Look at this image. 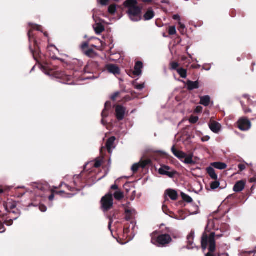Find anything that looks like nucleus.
<instances>
[{"mask_svg":"<svg viewBox=\"0 0 256 256\" xmlns=\"http://www.w3.org/2000/svg\"><path fill=\"white\" fill-rule=\"evenodd\" d=\"M177 72L182 78H186L187 76L186 70L182 68L177 70Z\"/></svg>","mask_w":256,"mask_h":256,"instance_id":"26","label":"nucleus"},{"mask_svg":"<svg viewBox=\"0 0 256 256\" xmlns=\"http://www.w3.org/2000/svg\"><path fill=\"white\" fill-rule=\"evenodd\" d=\"M73 196H74V194H66V196H65V197H66V198H71V197H72Z\"/></svg>","mask_w":256,"mask_h":256,"instance_id":"56","label":"nucleus"},{"mask_svg":"<svg viewBox=\"0 0 256 256\" xmlns=\"http://www.w3.org/2000/svg\"><path fill=\"white\" fill-rule=\"evenodd\" d=\"M182 197L183 200L187 202L190 203L192 202V198L188 195L183 192L182 193Z\"/></svg>","mask_w":256,"mask_h":256,"instance_id":"25","label":"nucleus"},{"mask_svg":"<svg viewBox=\"0 0 256 256\" xmlns=\"http://www.w3.org/2000/svg\"><path fill=\"white\" fill-rule=\"evenodd\" d=\"M31 52L34 58H35V54L32 50H31Z\"/></svg>","mask_w":256,"mask_h":256,"instance_id":"62","label":"nucleus"},{"mask_svg":"<svg viewBox=\"0 0 256 256\" xmlns=\"http://www.w3.org/2000/svg\"><path fill=\"white\" fill-rule=\"evenodd\" d=\"M243 109L244 111V112L246 113L250 112H252L250 108H243Z\"/></svg>","mask_w":256,"mask_h":256,"instance_id":"54","label":"nucleus"},{"mask_svg":"<svg viewBox=\"0 0 256 256\" xmlns=\"http://www.w3.org/2000/svg\"><path fill=\"white\" fill-rule=\"evenodd\" d=\"M172 18L174 20H180V15H178V14H174V15L173 16H172Z\"/></svg>","mask_w":256,"mask_h":256,"instance_id":"45","label":"nucleus"},{"mask_svg":"<svg viewBox=\"0 0 256 256\" xmlns=\"http://www.w3.org/2000/svg\"><path fill=\"white\" fill-rule=\"evenodd\" d=\"M202 108L201 106H197L195 110L196 113H200L202 112Z\"/></svg>","mask_w":256,"mask_h":256,"instance_id":"46","label":"nucleus"},{"mask_svg":"<svg viewBox=\"0 0 256 256\" xmlns=\"http://www.w3.org/2000/svg\"><path fill=\"white\" fill-rule=\"evenodd\" d=\"M130 186L131 184L130 183H126L124 185V187L127 192L130 190Z\"/></svg>","mask_w":256,"mask_h":256,"instance_id":"40","label":"nucleus"},{"mask_svg":"<svg viewBox=\"0 0 256 256\" xmlns=\"http://www.w3.org/2000/svg\"><path fill=\"white\" fill-rule=\"evenodd\" d=\"M39 209L42 212H46L47 210L46 206L44 204H40L39 206Z\"/></svg>","mask_w":256,"mask_h":256,"instance_id":"41","label":"nucleus"},{"mask_svg":"<svg viewBox=\"0 0 256 256\" xmlns=\"http://www.w3.org/2000/svg\"><path fill=\"white\" fill-rule=\"evenodd\" d=\"M111 225H112V222L110 221L108 224V228L110 230Z\"/></svg>","mask_w":256,"mask_h":256,"instance_id":"61","label":"nucleus"},{"mask_svg":"<svg viewBox=\"0 0 256 256\" xmlns=\"http://www.w3.org/2000/svg\"><path fill=\"white\" fill-rule=\"evenodd\" d=\"M253 254H256V252L254 250L249 251V252H244L240 254V256H254V255L252 256Z\"/></svg>","mask_w":256,"mask_h":256,"instance_id":"28","label":"nucleus"},{"mask_svg":"<svg viewBox=\"0 0 256 256\" xmlns=\"http://www.w3.org/2000/svg\"><path fill=\"white\" fill-rule=\"evenodd\" d=\"M126 13L131 20L138 22L142 19V8L138 6L137 0H126L124 3Z\"/></svg>","mask_w":256,"mask_h":256,"instance_id":"1","label":"nucleus"},{"mask_svg":"<svg viewBox=\"0 0 256 256\" xmlns=\"http://www.w3.org/2000/svg\"><path fill=\"white\" fill-rule=\"evenodd\" d=\"M150 161L148 160H146L142 161H140L139 163L140 164V167L142 168H144L146 166H147Z\"/></svg>","mask_w":256,"mask_h":256,"instance_id":"34","label":"nucleus"},{"mask_svg":"<svg viewBox=\"0 0 256 256\" xmlns=\"http://www.w3.org/2000/svg\"><path fill=\"white\" fill-rule=\"evenodd\" d=\"M208 126L210 130L216 134L218 133L222 128L221 124L215 121H211Z\"/></svg>","mask_w":256,"mask_h":256,"instance_id":"9","label":"nucleus"},{"mask_svg":"<svg viewBox=\"0 0 256 256\" xmlns=\"http://www.w3.org/2000/svg\"><path fill=\"white\" fill-rule=\"evenodd\" d=\"M206 172L212 179L217 180L218 176L216 174L215 170L213 168L210 166L207 168Z\"/></svg>","mask_w":256,"mask_h":256,"instance_id":"20","label":"nucleus"},{"mask_svg":"<svg viewBox=\"0 0 256 256\" xmlns=\"http://www.w3.org/2000/svg\"><path fill=\"white\" fill-rule=\"evenodd\" d=\"M194 208H195L196 210H198V207L196 206H194Z\"/></svg>","mask_w":256,"mask_h":256,"instance_id":"64","label":"nucleus"},{"mask_svg":"<svg viewBox=\"0 0 256 256\" xmlns=\"http://www.w3.org/2000/svg\"><path fill=\"white\" fill-rule=\"evenodd\" d=\"M140 167V164L139 162L136 163L132 166L131 169L134 172H135L138 171Z\"/></svg>","mask_w":256,"mask_h":256,"instance_id":"31","label":"nucleus"},{"mask_svg":"<svg viewBox=\"0 0 256 256\" xmlns=\"http://www.w3.org/2000/svg\"><path fill=\"white\" fill-rule=\"evenodd\" d=\"M33 186L34 188H37L41 190H43L44 188V186L40 184H34Z\"/></svg>","mask_w":256,"mask_h":256,"instance_id":"38","label":"nucleus"},{"mask_svg":"<svg viewBox=\"0 0 256 256\" xmlns=\"http://www.w3.org/2000/svg\"><path fill=\"white\" fill-rule=\"evenodd\" d=\"M106 70L110 74L114 75L119 74H120V68L115 64H108L106 66Z\"/></svg>","mask_w":256,"mask_h":256,"instance_id":"10","label":"nucleus"},{"mask_svg":"<svg viewBox=\"0 0 256 256\" xmlns=\"http://www.w3.org/2000/svg\"><path fill=\"white\" fill-rule=\"evenodd\" d=\"M28 36L29 38L30 41L32 39V32L30 30L28 32Z\"/></svg>","mask_w":256,"mask_h":256,"instance_id":"52","label":"nucleus"},{"mask_svg":"<svg viewBox=\"0 0 256 256\" xmlns=\"http://www.w3.org/2000/svg\"><path fill=\"white\" fill-rule=\"evenodd\" d=\"M111 189L114 190H118V186L116 184H114L111 186Z\"/></svg>","mask_w":256,"mask_h":256,"instance_id":"47","label":"nucleus"},{"mask_svg":"<svg viewBox=\"0 0 256 256\" xmlns=\"http://www.w3.org/2000/svg\"><path fill=\"white\" fill-rule=\"evenodd\" d=\"M143 68V64L141 62H137L136 63L134 66V69L133 72V74L134 75L136 76H139L142 74V69Z\"/></svg>","mask_w":256,"mask_h":256,"instance_id":"15","label":"nucleus"},{"mask_svg":"<svg viewBox=\"0 0 256 256\" xmlns=\"http://www.w3.org/2000/svg\"><path fill=\"white\" fill-rule=\"evenodd\" d=\"M222 236V234H216L214 232H211L208 236L206 233H204L202 238V248L204 251L208 246L209 252L206 254V256H214L212 253L216 250L215 238H219Z\"/></svg>","mask_w":256,"mask_h":256,"instance_id":"2","label":"nucleus"},{"mask_svg":"<svg viewBox=\"0 0 256 256\" xmlns=\"http://www.w3.org/2000/svg\"><path fill=\"white\" fill-rule=\"evenodd\" d=\"M114 196L116 200H120L124 198V194L123 192L120 191V190H116L114 194H112V196Z\"/></svg>","mask_w":256,"mask_h":256,"instance_id":"24","label":"nucleus"},{"mask_svg":"<svg viewBox=\"0 0 256 256\" xmlns=\"http://www.w3.org/2000/svg\"><path fill=\"white\" fill-rule=\"evenodd\" d=\"M102 160L96 158V159L94 162V166L96 168H99L102 165Z\"/></svg>","mask_w":256,"mask_h":256,"instance_id":"29","label":"nucleus"},{"mask_svg":"<svg viewBox=\"0 0 256 256\" xmlns=\"http://www.w3.org/2000/svg\"><path fill=\"white\" fill-rule=\"evenodd\" d=\"M42 70L46 74V75H49L50 74L48 72L45 71V70H44V68L43 67L42 68Z\"/></svg>","mask_w":256,"mask_h":256,"instance_id":"57","label":"nucleus"},{"mask_svg":"<svg viewBox=\"0 0 256 256\" xmlns=\"http://www.w3.org/2000/svg\"><path fill=\"white\" fill-rule=\"evenodd\" d=\"M212 166L218 170H222L226 168L227 165L223 162H216L212 164Z\"/></svg>","mask_w":256,"mask_h":256,"instance_id":"21","label":"nucleus"},{"mask_svg":"<svg viewBox=\"0 0 256 256\" xmlns=\"http://www.w3.org/2000/svg\"><path fill=\"white\" fill-rule=\"evenodd\" d=\"M10 208L12 210L16 208V206L14 204H11L10 206Z\"/></svg>","mask_w":256,"mask_h":256,"instance_id":"58","label":"nucleus"},{"mask_svg":"<svg viewBox=\"0 0 256 256\" xmlns=\"http://www.w3.org/2000/svg\"><path fill=\"white\" fill-rule=\"evenodd\" d=\"M109 0H98V2L102 6H106L108 4Z\"/></svg>","mask_w":256,"mask_h":256,"instance_id":"39","label":"nucleus"},{"mask_svg":"<svg viewBox=\"0 0 256 256\" xmlns=\"http://www.w3.org/2000/svg\"><path fill=\"white\" fill-rule=\"evenodd\" d=\"M126 213V220H130L133 218L136 214V212L134 209L131 208L126 207L125 208Z\"/></svg>","mask_w":256,"mask_h":256,"instance_id":"12","label":"nucleus"},{"mask_svg":"<svg viewBox=\"0 0 256 256\" xmlns=\"http://www.w3.org/2000/svg\"><path fill=\"white\" fill-rule=\"evenodd\" d=\"M179 24V28L178 30L182 34H184L185 32V28L186 26L184 24H182L181 22H178Z\"/></svg>","mask_w":256,"mask_h":256,"instance_id":"32","label":"nucleus"},{"mask_svg":"<svg viewBox=\"0 0 256 256\" xmlns=\"http://www.w3.org/2000/svg\"><path fill=\"white\" fill-rule=\"evenodd\" d=\"M34 28H35V29H36L38 30H40V26H38V25H34Z\"/></svg>","mask_w":256,"mask_h":256,"instance_id":"55","label":"nucleus"},{"mask_svg":"<svg viewBox=\"0 0 256 256\" xmlns=\"http://www.w3.org/2000/svg\"><path fill=\"white\" fill-rule=\"evenodd\" d=\"M110 106V102H106L105 104V108L104 110L102 111V123L104 125L106 124L104 120V118L108 116V114L106 112V110Z\"/></svg>","mask_w":256,"mask_h":256,"instance_id":"22","label":"nucleus"},{"mask_svg":"<svg viewBox=\"0 0 256 256\" xmlns=\"http://www.w3.org/2000/svg\"><path fill=\"white\" fill-rule=\"evenodd\" d=\"M101 204L102 208L104 212L110 210L114 204L112 194L110 192L102 197L101 200Z\"/></svg>","mask_w":256,"mask_h":256,"instance_id":"5","label":"nucleus"},{"mask_svg":"<svg viewBox=\"0 0 256 256\" xmlns=\"http://www.w3.org/2000/svg\"><path fill=\"white\" fill-rule=\"evenodd\" d=\"M238 168L240 171H242L246 168V166L244 164H240L238 166Z\"/></svg>","mask_w":256,"mask_h":256,"instance_id":"44","label":"nucleus"},{"mask_svg":"<svg viewBox=\"0 0 256 256\" xmlns=\"http://www.w3.org/2000/svg\"><path fill=\"white\" fill-rule=\"evenodd\" d=\"M119 92H114L110 98L112 100H114L119 95Z\"/></svg>","mask_w":256,"mask_h":256,"instance_id":"43","label":"nucleus"},{"mask_svg":"<svg viewBox=\"0 0 256 256\" xmlns=\"http://www.w3.org/2000/svg\"><path fill=\"white\" fill-rule=\"evenodd\" d=\"M64 191H60L58 192H56V194H64Z\"/></svg>","mask_w":256,"mask_h":256,"instance_id":"60","label":"nucleus"},{"mask_svg":"<svg viewBox=\"0 0 256 256\" xmlns=\"http://www.w3.org/2000/svg\"><path fill=\"white\" fill-rule=\"evenodd\" d=\"M176 28L175 26H170L169 28L168 33L170 35H174L176 34Z\"/></svg>","mask_w":256,"mask_h":256,"instance_id":"35","label":"nucleus"},{"mask_svg":"<svg viewBox=\"0 0 256 256\" xmlns=\"http://www.w3.org/2000/svg\"><path fill=\"white\" fill-rule=\"evenodd\" d=\"M166 194L172 200H175L178 198V193L177 192L173 190H168L166 192Z\"/></svg>","mask_w":256,"mask_h":256,"instance_id":"17","label":"nucleus"},{"mask_svg":"<svg viewBox=\"0 0 256 256\" xmlns=\"http://www.w3.org/2000/svg\"><path fill=\"white\" fill-rule=\"evenodd\" d=\"M66 187L68 188V190H71V191L72 190V188L70 186H68L66 184Z\"/></svg>","mask_w":256,"mask_h":256,"instance_id":"59","label":"nucleus"},{"mask_svg":"<svg viewBox=\"0 0 256 256\" xmlns=\"http://www.w3.org/2000/svg\"><path fill=\"white\" fill-rule=\"evenodd\" d=\"M93 52V50H87L86 52V54L87 55V56H90V54Z\"/></svg>","mask_w":256,"mask_h":256,"instance_id":"50","label":"nucleus"},{"mask_svg":"<svg viewBox=\"0 0 256 256\" xmlns=\"http://www.w3.org/2000/svg\"><path fill=\"white\" fill-rule=\"evenodd\" d=\"M54 194H52L51 195H50L49 196H48V199L50 200H52L54 198Z\"/></svg>","mask_w":256,"mask_h":256,"instance_id":"53","label":"nucleus"},{"mask_svg":"<svg viewBox=\"0 0 256 256\" xmlns=\"http://www.w3.org/2000/svg\"><path fill=\"white\" fill-rule=\"evenodd\" d=\"M62 77L64 79H66L68 81L70 80L72 78L71 76L66 74L64 72H62Z\"/></svg>","mask_w":256,"mask_h":256,"instance_id":"42","label":"nucleus"},{"mask_svg":"<svg viewBox=\"0 0 256 256\" xmlns=\"http://www.w3.org/2000/svg\"><path fill=\"white\" fill-rule=\"evenodd\" d=\"M222 256H229L228 254L226 253L222 254Z\"/></svg>","mask_w":256,"mask_h":256,"instance_id":"63","label":"nucleus"},{"mask_svg":"<svg viewBox=\"0 0 256 256\" xmlns=\"http://www.w3.org/2000/svg\"><path fill=\"white\" fill-rule=\"evenodd\" d=\"M126 112V108L120 106L118 105L116 108V116L118 120H122L124 119Z\"/></svg>","mask_w":256,"mask_h":256,"instance_id":"8","label":"nucleus"},{"mask_svg":"<svg viewBox=\"0 0 256 256\" xmlns=\"http://www.w3.org/2000/svg\"><path fill=\"white\" fill-rule=\"evenodd\" d=\"M210 102V97L208 96H203L200 98V103L204 106H208Z\"/></svg>","mask_w":256,"mask_h":256,"instance_id":"23","label":"nucleus"},{"mask_svg":"<svg viewBox=\"0 0 256 256\" xmlns=\"http://www.w3.org/2000/svg\"><path fill=\"white\" fill-rule=\"evenodd\" d=\"M134 87L136 89L138 90H141L144 88V83L140 84H134Z\"/></svg>","mask_w":256,"mask_h":256,"instance_id":"36","label":"nucleus"},{"mask_svg":"<svg viewBox=\"0 0 256 256\" xmlns=\"http://www.w3.org/2000/svg\"><path fill=\"white\" fill-rule=\"evenodd\" d=\"M246 182L244 180H240L236 183L233 190L234 192H242L244 188Z\"/></svg>","mask_w":256,"mask_h":256,"instance_id":"14","label":"nucleus"},{"mask_svg":"<svg viewBox=\"0 0 256 256\" xmlns=\"http://www.w3.org/2000/svg\"><path fill=\"white\" fill-rule=\"evenodd\" d=\"M186 86L188 90H190L197 89L199 88V82L198 81L192 82L188 80L186 83Z\"/></svg>","mask_w":256,"mask_h":256,"instance_id":"16","label":"nucleus"},{"mask_svg":"<svg viewBox=\"0 0 256 256\" xmlns=\"http://www.w3.org/2000/svg\"><path fill=\"white\" fill-rule=\"evenodd\" d=\"M172 241V238L168 234H164L159 236L157 238H152L151 242L158 247L164 246Z\"/></svg>","mask_w":256,"mask_h":256,"instance_id":"4","label":"nucleus"},{"mask_svg":"<svg viewBox=\"0 0 256 256\" xmlns=\"http://www.w3.org/2000/svg\"><path fill=\"white\" fill-rule=\"evenodd\" d=\"M93 27L97 34H100L104 30V26L101 24H96L93 26Z\"/></svg>","mask_w":256,"mask_h":256,"instance_id":"19","label":"nucleus"},{"mask_svg":"<svg viewBox=\"0 0 256 256\" xmlns=\"http://www.w3.org/2000/svg\"><path fill=\"white\" fill-rule=\"evenodd\" d=\"M116 140V138L114 136H112L109 138L106 144V147L108 152L111 154L112 150L115 148L114 142Z\"/></svg>","mask_w":256,"mask_h":256,"instance_id":"11","label":"nucleus"},{"mask_svg":"<svg viewBox=\"0 0 256 256\" xmlns=\"http://www.w3.org/2000/svg\"><path fill=\"white\" fill-rule=\"evenodd\" d=\"M171 68L174 70H178L179 64L176 62H172L170 63Z\"/></svg>","mask_w":256,"mask_h":256,"instance_id":"37","label":"nucleus"},{"mask_svg":"<svg viewBox=\"0 0 256 256\" xmlns=\"http://www.w3.org/2000/svg\"><path fill=\"white\" fill-rule=\"evenodd\" d=\"M220 182L218 181H214L210 184V188L212 190H215L220 186Z\"/></svg>","mask_w":256,"mask_h":256,"instance_id":"30","label":"nucleus"},{"mask_svg":"<svg viewBox=\"0 0 256 256\" xmlns=\"http://www.w3.org/2000/svg\"><path fill=\"white\" fill-rule=\"evenodd\" d=\"M251 126L250 121L246 118H242L238 121V127L242 131L248 130Z\"/></svg>","mask_w":256,"mask_h":256,"instance_id":"7","label":"nucleus"},{"mask_svg":"<svg viewBox=\"0 0 256 256\" xmlns=\"http://www.w3.org/2000/svg\"><path fill=\"white\" fill-rule=\"evenodd\" d=\"M172 151L173 154L178 158L182 162L186 164H194V162L192 160L193 154H190L186 155V153L182 151L177 150L173 146L172 148Z\"/></svg>","mask_w":256,"mask_h":256,"instance_id":"3","label":"nucleus"},{"mask_svg":"<svg viewBox=\"0 0 256 256\" xmlns=\"http://www.w3.org/2000/svg\"><path fill=\"white\" fill-rule=\"evenodd\" d=\"M198 117L197 116H191L189 119V122L191 124H195L198 120Z\"/></svg>","mask_w":256,"mask_h":256,"instance_id":"33","label":"nucleus"},{"mask_svg":"<svg viewBox=\"0 0 256 256\" xmlns=\"http://www.w3.org/2000/svg\"><path fill=\"white\" fill-rule=\"evenodd\" d=\"M88 47V44L87 42H84L82 45V49H84L86 48H87Z\"/></svg>","mask_w":256,"mask_h":256,"instance_id":"49","label":"nucleus"},{"mask_svg":"<svg viewBox=\"0 0 256 256\" xmlns=\"http://www.w3.org/2000/svg\"><path fill=\"white\" fill-rule=\"evenodd\" d=\"M158 172L160 174L167 176L170 178H172L176 174V171L172 170V168L167 166L162 165L158 170Z\"/></svg>","mask_w":256,"mask_h":256,"instance_id":"6","label":"nucleus"},{"mask_svg":"<svg viewBox=\"0 0 256 256\" xmlns=\"http://www.w3.org/2000/svg\"><path fill=\"white\" fill-rule=\"evenodd\" d=\"M116 10V6L115 4H111L109 6L108 11L109 13L114 14Z\"/></svg>","mask_w":256,"mask_h":256,"instance_id":"27","label":"nucleus"},{"mask_svg":"<svg viewBox=\"0 0 256 256\" xmlns=\"http://www.w3.org/2000/svg\"><path fill=\"white\" fill-rule=\"evenodd\" d=\"M154 16V12L152 9H148L144 16L145 20H149L152 19Z\"/></svg>","mask_w":256,"mask_h":256,"instance_id":"18","label":"nucleus"},{"mask_svg":"<svg viewBox=\"0 0 256 256\" xmlns=\"http://www.w3.org/2000/svg\"><path fill=\"white\" fill-rule=\"evenodd\" d=\"M5 231L3 225L0 226V233L4 232Z\"/></svg>","mask_w":256,"mask_h":256,"instance_id":"51","label":"nucleus"},{"mask_svg":"<svg viewBox=\"0 0 256 256\" xmlns=\"http://www.w3.org/2000/svg\"><path fill=\"white\" fill-rule=\"evenodd\" d=\"M194 232H191L187 236V248L188 250L193 249L194 247H196L195 244H194Z\"/></svg>","mask_w":256,"mask_h":256,"instance_id":"13","label":"nucleus"},{"mask_svg":"<svg viewBox=\"0 0 256 256\" xmlns=\"http://www.w3.org/2000/svg\"><path fill=\"white\" fill-rule=\"evenodd\" d=\"M210 138L208 136H206L205 137H204L202 138V142H206L210 140Z\"/></svg>","mask_w":256,"mask_h":256,"instance_id":"48","label":"nucleus"}]
</instances>
